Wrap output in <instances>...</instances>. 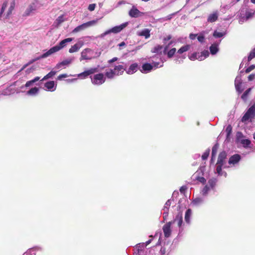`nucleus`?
<instances>
[{
    "label": "nucleus",
    "mask_w": 255,
    "mask_h": 255,
    "mask_svg": "<svg viewBox=\"0 0 255 255\" xmlns=\"http://www.w3.org/2000/svg\"><path fill=\"white\" fill-rule=\"evenodd\" d=\"M72 40H73L72 38H65V39L62 40V41H61L60 42V43L54 46L51 47L48 50H47L46 52L44 53L43 54L40 55L39 56L30 60L28 63L26 64L23 66V67L19 70V72L24 70L28 65L33 63L34 62L36 61V60H39L40 59L46 58V57L49 56L50 55H51V54H52L56 52L59 51L60 50H61V49H62L63 48L65 47L66 45H67V43L72 41Z\"/></svg>",
    "instance_id": "nucleus-1"
},
{
    "label": "nucleus",
    "mask_w": 255,
    "mask_h": 255,
    "mask_svg": "<svg viewBox=\"0 0 255 255\" xmlns=\"http://www.w3.org/2000/svg\"><path fill=\"white\" fill-rule=\"evenodd\" d=\"M217 182L218 179L216 178H210L208 181V183L201 190L202 195L203 197H206L211 191L215 192V187Z\"/></svg>",
    "instance_id": "nucleus-2"
},
{
    "label": "nucleus",
    "mask_w": 255,
    "mask_h": 255,
    "mask_svg": "<svg viewBox=\"0 0 255 255\" xmlns=\"http://www.w3.org/2000/svg\"><path fill=\"white\" fill-rule=\"evenodd\" d=\"M151 61H152V64L149 63H145L142 64L141 69H140V71L141 73L144 74L148 73L153 69V67L156 68L161 67L163 65V62H162L161 64L159 65V62H156L152 58Z\"/></svg>",
    "instance_id": "nucleus-3"
},
{
    "label": "nucleus",
    "mask_w": 255,
    "mask_h": 255,
    "mask_svg": "<svg viewBox=\"0 0 255 255\" xmlns=\"http://www.w3.org/2000/svg\"><path fill=\"white\" fill-rule=\"evenodd\" d=\"M91 82L94 85L100 86L105 83L106 77L103 73H100L90 76Z\"/></svg>",
    "instance_id": "nucleus-4"
},
{
    "label": "nucleus",
    "mask_w": 255,
    "mask_h": 255,
    "mask_svg": "<svg viewBox=\"0 0 255 255\" xmlns=\"http://www.w3.org/2000/svg\"><path fill=\"white\" fill-rule=\"evenodd\" d=\"M128 24V22H124L119 25L115 26L112 28L106 30L101 34V37H104L111 33H118L123 30Z\"/></svg>",
    "instance_id": "nucleus-5"
},
{
    "label": "nucleus",
    "mask_w": 255,
    "mask_h": 255,
    "mask_svg": "<svg viewBox=\"0 0 255 255\" xmlns=\"http://www.w3.org/2000/svg\"><path fill=\"white\" fill-rule=\"evenodd\" d=\"M97 22L96 20H93L88 21L86 23H84L80 25H78L75 27L72 31L73 33H76L78 32L84 30L86 28L94 25Z\"/></svg>",
    "instance_id": "nucleus-6"
},
{
    "label": "nucleus",
    "mask_w": 255,
    "mask_h": 255,
    "mask_svg": "<svg viewBox=\"0 0 255 255\" xmlns=\"http://www.w3.org/2000/svg\"><path fill=\"white\" fill-rule=\"evenodd\" d=\"M254 117H255V105H254L249 108L242 118L241 121L246 122L249 119L254 118Z\"/></svg>",
    "instance_id": "nucleus-7"
},
{
    "label": "nucleus",
    "mask_w": 255,
    "mask_h": 255,
    "mask_svg": "<svg viewBox=\"0 0 255 255\" xmlns=\"http://www.w3.org/2000/svg\"><path fill=\"white\" fill-rule=\"evenodd\" d=\"M74 57H69L61 62L58 63L55 67V69L59 70L60 69H64L69 66L74 60Z\"/></svg>",
    "instance_id": "nucleus-8"
},
{
    "label": "nucleus",
    "mask_w": 255,
    "mask_h": 255,
    "mask_svg": "<svg viewBox=\"0 0 255 255\" xmlns=\"http://www.w3.org/2000/svg\"><path fill=\"white\" fill-rule=\"evenodd\" d=\"M227 156V153L226 151H223L221 152L218 157L217 164L222 165L224 166V168L229 167V166L226 165V159Z\"/></svg>",
    "instance_id": "nucleus-9"
},
{
    "label": "nucleus",
    "mask_w": 255,
    "mask_h": 255,
    "mask_svg": "<svg viewBox=\"0 0 255 255\" xmlns=\"http://www.w3.org/2000/svg\"><path fill=\"white\" fill-rule=\"evenodd\" d=\"M164 48L162 45H157L154 47L153 49H151V51L152 53H156L157 55H155L151 57L152 59L154 60H156L157 59H159L160 61H161V54L162 53V49Z\"/></svg>",
    "instance_id": "nucleus-10"
},
{
    "label": "nucleus",
    "mask_w": 255,
    "mask_h": 255,
    "mask_svg": "<svg viewBox=\"0 0 255 255\" xmlns=\"http://www.w3.org/2000/svg\"><path fill=\"white\" fill-rule=\"evenodd\" d=\"M241 160V156L239 154H235L229 158L228 163L231 166H235L239 163Z\"/></svg>",
    "instance_id": "nucleus-11"
},
{
    "label": "nucleus",
    "mask_w": 255,
    "mask_h": 255,
    "mask_svg": "<svg viewBox=\"0 0 255 255\" xmlns=\"http://www.w3.org/2000/svg\"><path fill=\"white\" fill-rule=\"evenodd\" d=\"M172 221L167 222L162 227V230L165 238H169L171 234V225Z\"/></svg>",
    "instance_id": "nucleus-12"
},
{
    "label": "nucleus",
    "mask_w": 255,
    "mask_h": 255,
    "mask_svg": "<svg viewBox=\"0 0 255 255\" xmlns=\"http://www.w3.org/2000/svg\"><path fill=\"white\" fill-rule=\"evenodd\" d=\"M169 47L164 46L163 50V54L166 55L168 58H171L175 54L176 52V49L175 48H172L170 50H168Z\"/></svg>",
    "instance_id": "nucleus-13"
},
{
    "label": "nucleus",
    "mask_w": 255,
    "mask_h": 255,
    "mask_svg": "<svg viewBox=\"0 0 255 255\" xmlns=\"http://www.w3.org/2000/svg\"><path fill=\"white\" fill-rule=\"evenodd\" d=\"M98 71V69L97 68H90L87 70H86L79 74H78V76L79 77H82L83 78H85L87 77L88 76L95 73Z\"/></svg>",
    "instance_id": "nucleus-14"
},
{
    "label": "nucleus",
    "mask_w": 255,
    "mask_h": 255,
    "mask_svg": "<svg viewBox=\"0 0 255 255\" xmlns=\"http://www.w3.org/2000/svg\"><path fill=\"white\" fill-rule=\"evenodd\" d=\"M144 245L141 243H138L136 244L133 249V255H140L143 253V250L144 249Z\"/></svg>",
    "instance_id": "nucleus-15"
},
{
    "label": "nucleus",
    "mask_w": 255,
    "mask_h": 255,
    "mask_svg": "<svg viewBox=\"0 0 255 255\" xmlns=\"http://www.w3.org/2000/svg\"><path fill=\"white\" fill-rule=\"evenodd\" d=\"M56 84H55V82L53 81L47 82L44 84L45 90L48 91L53 92L56 90Z\"/></svg>",
    "instance_id": "nucleus-16"
},
{
    "label": "nucleus",
    "mask_w": 255,
    "mask_h": 255,
    "mask_svg": "<svg viewBox=\"0 0 255 255\" xmlns=\"http://www.w3.org/2000/svg\"><path fill=\"white\" fill-rule=\"evenodd\" d=\"M140 11L134 6L132 7L128 12V14L131 17H138L140 16Z\"/></svg>",
    "instance_id": "nucleus-17"
},
{
    "label": "nucleus",
    "mask_w": 255,
    "mask_h": 255,
    "mask_svg": "<svg viewBox=\"0 0 255 255\" xmlns=\"http://www.w3.org/2000/svg\"><path fill=\"white\" fill-rule=\"evenodd\" d=\"M218 11L216 10L209 15L207 18V21L211 23L214 22L218 19Z\"/></svg>",
    "instance_id": "nucleus-18"
},
{
    "label": "nucleus",
    "mask_w": 255,
    "mask_h": 255,
    "mask_svg": "<svg viewBox=\"0 0 255 255\" xmlns=\"http://www.w3.org/2000/svg\"><path fill=\"white\" fill-rule=\"evenodd\" d=\"M36 8H37V5H36V3L35 2L32 3L26 8V9L24 12V15L26 16H28V15H30V14L31 12L36 10Z\"/></svg>",
    "instance_id": "nucleus-19"
},
{
    "label": "nucleus",
    "mask_w": 255,
    "mask_h": 255,
    "mask_svg": "<svg viewBox=\"0 0 255 255\" xmlns=\"http://www.w3.org/2000/svg\"><path fill=\"white\" fill-rule=\"evenodd\" d=\"M210 53L212 55H216L219 51V44L214 43L209 47Z\"/></svg>",
    "instance_id": "nucleus-20"
},
{
    "label": "nucleus",
    "mask_w": 255,
    "mask_h": 255,
    "mask_svg": "<svg viewBox=\"0 0 255 255\" xmlns=\"http://www.w3.org/2000/svg\"><path fill=\"white\" fill-rule=\"evenodd\" d=\"M40 78L39 77H35L34 79L28 81L26 82L25 84L24 85H23L21 87V89H23V88H28L30 86H32L34 85L35 83L40 80Z\"/></svg>",
    "instance_id": "nucleus-21"
},
{
    "label": "nucleus",
    "mask_w": 255,
    "mask_h": 255,
    "mask_svg": "<svg viewBox=\"0 0 255 255\" xmlns=\"http://www.w3.org/2000/svg\"><path fill=\"white\" fill-rule=\"evenodd\" d=\"M91 51V49L89 48L85 49L81 52V57L80 60L81 61L82 60H91L92 59V57L88 56L87 55V54Z\"/></svg>",
    "instance_id": "nucleus-22"
},
{
    "label": "nucleus",
    "mask_w": 255,
    "mask_h": 255,
    "mask_svg": "<svg viewBox=\"0 0 255 255\" xmlns=\"http://www.w3.org/2000/svg\"><path fill=\"white\" fill-rule=\"evenodd\" d=\"M150 30L148 28H144L140 31L137 32V35L140 36H143L145 39L148 38L150 36Z\"/></svg>",
    "instance_id": "nucleus-23"
},
{
    "label": "nucleus",
    "mask_w": 255,
    "mask_h": 255,
    "mask_svg": "<svg viewBox=\"0 0 255 255\" xmlns=\"http://www.w3.org/2000/svg\"><path fill=\"white\" fill-rule=\"evenodd\" d=\"M204 202V199L203 197H196L193 199L192 201V204L195 206H199L203 204Z\"/></svg>",
    "instance_id": "nucleus-24"
},
{
    "label": "nucleus",
    "mask_w": 255,
    "mask_h": 255,
    "mask_svg": "<svg viewBox=\"0 0 255 255\" xmlns=\"http://www.w3.org/2000/svg\"><path fill=\"white\" fill-rule=\"evenodd\" d=\"M83 43L82 42H79L72 46L69 49V52L71 53L77 52L80 49Z\"/></svg>",
    "instance_id": "nucleus-25"
},
{
    "label": "nucleus",
    "mask_w": 255,
    "mask_h": 255,
    "mask_svg": "<svg viewBox=\"0 0 255 255\" xmlns=\"http://www.w3.org/2000/svg\"><path fill=\"white\" fill-rule=\"evenodd\" d=\"M113 70L115 71L116 75H121L125 70V68L122 65L115 66Z\"/></svg>",
    "instance_id": "nucleus-26"
},
{
    "label": "nucleus",
    "mask_w": 255,
    "mask_h": 255,
    "mask_svg": "<svg viewBox=\"0 0 255 255\" xmlns=\"http://www.w3.org/2000/svg\"><path fill=\"white\" fill-rule=\"evenodd\" d=\"M137 67L138 64L137 63L132 64L127 70V73L128 74H133L137 71Z\"/></svg>",
    "instance_id": "nucleus-27"
},
{
    "label": "nucleus",
    "mask_w": 255,
    "mask_h": 255,
    "mask_svg": "<svg viewBox=\"0 0 255 255\" xmlns=\"http://www.w3.org/2000/svg\"><path fill=\"white\" fill-rule=\"evenodd\" d=\"M177 222L178 227L180 228L183 224L182 215L180 213H178L174 219L173 223Z\"/></svg>",
    "instance_id": "nucleus-28"
},
{
    "label": "nucleus",
    "mask_w": 255,
    "mask_h": 255,
    "mask_svg": "<svg viewBox=\"0 0 255 255\" xmlns=\"http://www.w3.org/2000/svg\"><path fill=\"white\" fill-rule=\"evenodd\" d=\"M192 215V210L191 209H188L186 210L185 214V221L186 223L190 224V219Z\"/></svg>",
    "instance_id": "nucleus-29"
},
{
    "label": "nucleus",
    "mask_w": 255,
    "mask_h": 255,
    "mask_svg": "<svg viewBox=\"0 0 255 255\" xmlns=\"http://www.w3.org/2000/svg\"><path fill=\"white\" fill-rule=\"evenodd\" d=\"M39 92V88L37 87H33L27 91L26 94L29 96H34L36 95Z\"/></svg>",
    "instance_id": "nucleus-30"
},
{
    "label": "nucleus",
    "mask_w": 255,
    "mask_h": 255,
    "mask_svg": "<svg viewBox=\"0 0 255 255\" xmlns=\"http://www.w3.org/2000/svg\"><path fill=\"white\" fill-rule=\"evenodd\" d=\"M190 47L191 45L189 44L184 45L178 50L177 53L181 54L184 52L188 51L190 49Z\"/></svg>",
    "instance_id": "nucleus-31"
},
{
    "label": "nucleus",
    "mask_w": 255,
    "mask_h": 255,
    "mask_svg": "<svg viewBox=\"0 0 255 255\" xmlns=\"http://www.w3.org/2000/svg\"><path fill=\"white\" fill-rule=\"evenodd\" d=\"M218 148H219V144L217 143H216L213 146L212 149V153H211V161L213 160L215 158Z\"/></svg>",
    "instance_id": "nucleus-32"
},
{
    "label": "nucleus",
    "mask_w": 255,
    "mask_h": 255,
    "mask_svg": "<svg viewBox=\"0 0 255 255\" xmlns=\"http://www.w3.org/2000/svg\"><path fill=\"white\" fill-rule=\"evenodd\" d=\"M240 143L243 145L244 148H248L250 147L251 141L249 139H244L241 140Z\"/></svg>",
    "instance_id": "nucleus-33"
},
{
    "label": "nucleus",
    "mask_w": 255,
    "mask_h": 255,
    "mask_svg": "<svg viewBox=\"0 0 255 255\" xmlns=\"http://www.w3.org/2000/svg\"><path fill=\"white\" fill-rule=\"evenodd\" d=\"M227 33L226 31H224V32H219V31H218L217 30H214L213 33V36L215 37V38H221V37H222L224 36H225L226 35Z\"/></svg>",
    "instance_id": "nucleus-34"
},
{
    "label": "nucleus",
    "mask_w": 255,
    "mask_h": 255,
    "mask_svg": "<svg viewBox=\"0 0 255 255\" xmlns=\"http://www.w3.org/2000/svg\"><path fill=\"white\" fill-rule=\"evenodd\" d=\"M105 75L109 79H112L116 74L115 71L113 69H111L109 71L105 72Z\"/></svg>",
    "instance_id": "nucleus-35"
},
{
    "label": "nucleus",
    "mask_w": 255,
    "mask_h": 255,
    "mask_svg": "<svg viewBox=\"0 0 255 255\" xmlns=\"http://www.w3.org/2000/svg\"><path fill=\"white\" fill-rule=\"evenodd\" d=\"M56 71H51L49 73H48L47 75H46L40 81H43L48 79L52 78L56 74Z\"/></svg>",
    "instance_id": "nucleus-36"
},
{
    "label": "nucleus",
    "mask_w": 255,
    "mask_h": 255,
    "mask_svg": "<svg viewBox=\"0 0 255 255\" xmlns=\"http://www.w3.org/2000/svg\"><path fill=\"white\" fill-rule=\"evenodd\" d=\"M37 248H32L28 249L23 255H36Z\"/></svg>",
    "instance_id": "nucleus-37"
},
{
    "label": "nucleus",
    "mask_w": 255,
    "mask_h": 255,
    "mask_svg": "<svg viewBox=\"0 0 255 255\" xmlns=\"http://www.w3.org/2000/svg\"><path fill=\"white\" fill-rule=\"evenodd\" d=\"M251 90H252V88H249L247 90H246L245 91V92L243 94V95L241 96V98L243 101H247V100L248 99V95L250 94V93L251 92Z\"/></svg>",
    "instance_id": "nucleus-38"
},
{
    "label": "nucleus",
    "mask_w": 255,
    "mask_h": 255,
    "mask_svg": "<svg viewBox=\"0 0 255 255\" xmlns=\"http://www.w3.org/2000/svg\"><path fill=\"white\" fill-rule=\"evenodd\" d=\"M14 7V2H13L11 3L10 7L8 8V10L6 13V14L5 16V19H7L8 18L9 16L11 14L12 11L13 10Z\"/></svg>",
    "instance_id": "nucleus-39"
},
{
    "label": "nucleus",
    "mask_w": 255,
    "mask_h": 255,
    "mask_svg": "<svg viewBox=\"0 0 255 255\" xmlns=\"http://www.w3.org/2000/svg\"><path fill=\"white\" fill-rule=\"evenodd\" d=\"M223 167L224 168L223 165L216 164V169L215 173H217L218 175V176H222Z\"/></svg>",
    "instance_id": "nucleus-40"
},
{
    "label": "nucleus",
    "mask_w": 255,
    "mask_h": 255,
    "mask_svg": "<svg viewBox=\"0 0 255 255\" xmlns=\"http://www.w3.org/2000/svg\"><path fill=\"white\" fill-rule=\"evenodd\" d=\"M172 201V200L171 199H168L166 202V203H165V204L163 206V211H169V208L170 206H171Z\"/></svg>",
    "instance_id": "nucleus-41"
},
{
    "label": "nucleus",
    "mask_w": 255,
    "mask_h": 255,
    "mask_svg": "<svg viewBox=\"0 0 255 255\" xmlns=\"http://www.w3.org/2000/svg\"><path fill=\"white\" fill-rule=\"evenodd\" d=\"M64 21L65 19L64 18V15H61L57 17V18L56 19L55 22L56 23L57 25L59 26Z\"/></svg>",
    "instance_id": "nucleus-42"
},
{
    "label": "nucleus",
    "mask_w": 255,
    "mask_h": 255,
    "mask_svg": "<svg viewBox=\"0 0 255 255\" xmlns=\"http://www.w3.org/2000/svg\"><path fill=\"white\" fill-rule=\"evenodd\" d=\"M255 57V49L254 48L250 53L248 57V63Z\"/></svg>",
    "instance_id": "nucleus-43"
},
{
    "label": "nucleus",
    "mask_w": 255,
    "mask_h": 255,
    "mask_svg": "<svg viewBox=\"0 0 255 255\" xmlns=\"http://www.w3.org/2000/svg\"><path fill=\"white\" fill-rule=\"evenodd\" d=\"M244 137V134L241 131H238L236 134V140L238 142H241V140L244 139L243 138Z\"/></svg>",
    "instance_id": "nucleus-44"
},
{
    "label": "nucleus",
    "mask_w": 255,
    "mask_h": 255,
    "mask_svg": "<svg viewBox=\"0 0 255 255\" xmlns=\"http://www.w3.org/2000/svg\"><path fill=\"white\" fill-rule=\"evenodd\" d=\"M210 148H208L206 150V151L203 153V154L202 155V159L203 160H206L210 154Z\"/></svg>",
    "instance_id": "nucleus-45"
},
{
    "label": "nucleus",
    "mask_w": 255,
    "mask_h": 255,
    "mask_svg": "<svg viewBox=\"0 0 255 255\" xmlns=\"http://www.w3.org/2000/svg\"><path fill=\"white\" fill-rule=\"evenodd\" d=\"M235 4V0H232L229 4H226L224 5L223 6H222V8L224 9L225 10H228Z\"/></svg>",
    "instance_id": "nucleus-46"
},
{
    "label": "nucleus",
    "mask_w": 255,
    "mask_h": 255,
    "mask_svg": "<svg viewBox=\"0 0 255 255\" xmlns=\"http://www.w3.org/2000/svg\"><path fill=\"white\" fill-rule=\"evenodd\" d=\"M226 131L227 132L226 137L227 138H229L232 133V127L231 125H228L226 129Z\"/></svg>",
    "instance_id": "nucleus-47"
},
{
    "label": "nucleus",
    "mask_w": 255,
    "mask_h": 255,
    "mask_svg": "<svg viewBox=\"0 0 255 255\" xmlns=\"http://www.w3.org/2000/svg\"><path fill=\"white\" fill-rule=\"evenodd\" d=\"M255 14V12H251V11H246L245 13V19L246 20H248L251 18H252Z\"/></svg>",
    "instance_id": "nucleus-48"
},
{
    "label": "nucleus",
    "mask_w": 255,
    "mask_h": 255,
    "mask_svg": "<svg viewBox=\"0 0 255 255\" xmlns=\"http://www.w3.org/2000/svg\"><path fill=\"white\" fill-rule=\"evenodd\" d=\"M198 53L194 52L191 54L190 55L188 56L189 59L191 61H194L197 59Z\"/></svg>",
    "instance_id": "nucleus-49"
},
{
    "label": "nucleus",
    "mask_w": 255,
    "mask_h": 255,
    "mask_svg": "<svg viewBox=\"0 0 255 255\" xmlns=\"http://www.w3.org/2000/svg\"><path fill=\"white\" fill-rule=\"evenodd\" d=\"M237 84H242L241 76L238 75L235 80V85Z\"/></svg>",
    "instance_id": "nucleus-50"
},
{
    "label": "nucleus",
    "mask_w": 255,
    "mask_h": 255,
    "mask_svg": "<svg viewBox=\"0 0 255 255\" xmlns=\"http://www.w3.org/2000/svg\"><path fill=\"white\" fill-rule=\"evenodd\" d=\"M242 84H237L235 85L236 90L239 94L242 93V92L243 91V89L242 87Z\"/></svg>",
    "instance_id": "nucleus-51"
},
{
    "label": "nucleus",
    "mask_w": 255,
    "mask_h": 255,
    "mask_svg": "<svg viewBox=\"0 0 255 255\" xmlns=\"http://www.w3.org/2000/svg\"><path fill=\"white\" fill-rule=\"evenodd\" d=\"M255 68V65L254 64H253V65H251L250 66H249V67H248L246 70H245V72L246 73H250L251 71H252L253 70H254V69Z\"/></svg>",
    "instance_id": "nucleus-52"
},
{
    "label": "nucleus",
    "mask_w": 255,
    "mask_h": 255,
    "mask_svg": "<svg viewBox=\"0 0 255 255\" xmlns=\"http://www.w3.org/2000/svg\"><path fill=\"white\" fill-rule=\"evenodd\" d=\"M196 179L199 181L200 182L205 184L206 182V179L204 177H199L198 176L196 177Z\"/></svg>",
    "instance_id": "nucleus-53"
},
{
    "label": "nucleus",
    "mask_w": 255,
    "mask_h": 255,
    "mask_svg": "<svg viewBox=\"0 0 255 255\" xmlns=\"http://www.w3.org/2000/svg\"><path fill=\"white\" fill-rule=\"evenodd\" d=\"M197 39L200 42L203 43L205 40V36L201 34L197 37Z\"/></svg>",
    "instance_id": "nucleus-54"
},
{
    "label": "nucleus",
    "mask_w": 255,
    "mask_h": 255,
    "mask_svg": "<svg viewBox=\"0 0 255 255\" xmlns=\"http://www.w3.org/2000/svg\"><path fill=\"white\" fill-rule=\"evenodd\" d=\"M96 6V5L95 3L90 4L89 5L88 9L91 11H93L95 9Z\"/></svg>",
    "instance_id": "nucleus-55"
},
{
    "label": "nucleus",
    "mask_w": 255,
    "mask_h": 255,
    "mask_svg": "<svg viewBox=\"0 0 255 255\" xmlns=\"http://www.w3.org/2000/svg\"><path fill=\"white\" fill-rule=\"evenodd\" d=\"M201 54L205 58H206L209 55V52L208 50H205L201 52Z\"/></svg>",
    "instance_id": "nucleus-56"
},
{
    "label": "nucleus",
    "mask_w": 255,
    "mask_h": 255,
    "mask_svg": "<svg viewBox=\"0 0 255 255\" xmlns=\"http://www.w3.org/2000/svg\"><path fill=\"white\" fill-rule=\"evenodd\" d=\"M172 38V35H168L166 37H165L163 39V42L164 43H165L167 41L170 40Z\"/></svg>",
    "instance_id": "nucleus-57"
},
{
    "label": "nucleus",
    "mask_w": 255,
    "mask_h": 255,
    "mask_svg": "<svg viewBox=\"0 0 255 255\" xmlns=\"http://www.w3.org/2000/svg\"><path fill=\"white\" fill-rule=\"evenodd\" d=\"M68 76L67 74H61V75H59L58 77H57V80H62L63 78H66Z\"/></svg>",
    "instance_id": "nucleus-58"
},
{
    "label": "nucleus",
    "mask_w": 255,
    "mask_h": 255,
    "mask_svg": "<svg viewBox=\"0 0 255 255\" xmlns=\"http://www.w3.org/2000/svg\"><path fill=\"white\" fill-rule=\"evenodd\" d=\"M168 211H163V219L164 220H166L167 217H168Z\"/></svg>",
    "instance_id": "nucleus-59"
},
{
    "label": "nucleus",
    "mask_w": 255,
    "mask_h": 255,
    "mask_svg": "<svg viewBox=\"0 0 255 255\" xmlns=\"http://www.w3.org/2000/svg\"><path fill=\"white\" fill-rule=\"evenodd\" d=\"M187 189V188L186 186H182L180 188L179 190L181 193H184Z\"/></svg>",
    "instance_id": "nucleus-60"
},
{
    "label": "nucleus",
    "mask_w": 255,
    "mask_h": 255,
    "mask_svg": "<svg viewBox=\"0 0 255 255\" xmlns=\"http://www.w3.org/2000/svg\"><path fill=\"white\" fill-rule=\"evenodd\" d=\"M160 253L161 255H165L166 253V248L164 247H162L160 249Z\"/></svg>",
    "instance_id": "nucleus-61"
},
{
    "label": "nucleus",
    "mask_w": 255,
    "mask_h": 255,
    "mask_svg": "<svg viewBox=\"0 0 255 255\" xmlns=\"http://www.w3.org/2000/svg\"><path fill=\"white\" fill-rule=\"evenodd\" d=\"M255 79V74H252L248 76V80L250 81H253Z\"/></svg>",
    "instance_id": "nucleus-62"
},
{
    "label": "nucleus",
    "mask_w": 255,
    "mask_h": 255,
    "mask_svg": "<svg viewBox=\"0 0 255 255\" xmlns=\"http://www.w3.org/2000/svg\"><path fill=\"white\" fill-rule=\"evenodd\" d=\"M205 58H204V57L202 55V54H201V53L200 54H199L198 53V58H197V60H198L199 61H202L203 60H204Z\"/></svg>",
    "instance_id": "nucleus-63"
},
{
    "label": "nucleus",
    "mask_w": 255,
    "mask_h": 255,
    "mask_svg": "<svg viewBox=\"0 0 255 255\" xmlns=\"http://www.w3.org/2000/svg\"><path fill=\"white\" fill-rule=\"evenodd\" d=\"M197 35V34H196L190 33L189 35V38L191 40H194L196 38Z\"/></svg>",
    "instance_id": "nucleus-64"
}]
</instances>
